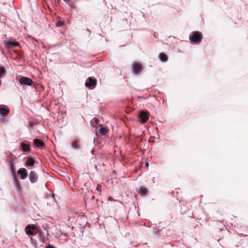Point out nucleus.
Here are the masks:
<instances>
[{"label": "nucleus", "instance_id": "nucleus-14", "mask_svg": "<svg viewBox=\"0 0 248 248\" xmlns=\"http://www.w3.org/2000/svg\"><path fill=\"white\" fill-rule=\"evenodd\" d=\"M158 57L160 61L163 62H166L168 61V56L164 53H160Z\"/></svg>", "mask_w": 248, "mask_h": 248}, {"label": "nucleus", "instance_id": "nucleus-6", "mask_svg": "<svg viewBox=\"0 0 248 248\" xmlns=\"http://www.w3.org/2000/svg\"><path fill=\"white\" fill-rule=\"evenodd\" d=\"M9 109L4 105H0V115L2 116H5L9 113Z\"/></svg>", "mask_w": 248, "mask_h": 248}, {"label": "nucleus", "instance_id": "nucleus-18", "mask_svg": "<svg viewBox=\"0 0 248 248\" xmlns=\"http://www.w3.org/2000/svg\"><path fill=\"white\" fill-rule=\"evenodd\" d=\"M10 169H11V172L13 173V177H14V176L16 175V174L15 173L16 169H15V166L14 165V163L12 162H10Z\"/></svg>", "mask_w": 248, "mask_h": 248}, {"label": "nucleus", "instance_id": "nucleus-9", "mask_svg": "<svg viewBox=\"0 0 248 248\" xmlns=\"http://www.w3.org/2000/svg\"><path fill=\"white\" fill-rule=\"evenodd\" d=\"M33 143L39 148H43L45 146L44 142L41 140L36 139L33 140Z\"/></svg>", "mask_w": 248, "mask_h": 248}, {"label": "nucleus", "instance_id": "nucleus-30", "mask_svg": "<svg viewBox=\"0 0 248 248\" xmlns=\"http://www.w3.org/2000/svg\"><path fill=\"white\" fill-rule=\"evenodd\" d=\"M146 165L147 166H148L149 165L148 162H147V163H146Z\"/></svg>", "mask_w": 248, "mask_h": 248}, {"label": "nucleus", "instance_id": "nucleus-27", "mask_svg": "<svg viewBox=\"0 0 248 248\" xmlns=\"http://www.w3.org/2000/svg\"><path fill=\"white\" fill-rule=\"evenodd\" d=\"M31 241L32 242V244L36 243V241L35 242H34V241H33V240L32 238H31Z\"/></svg>", "mask_w": 248, "mask_h": 248}, {"label": "nucleus", "instance_id": "nucleus-16", "mask_svg": "<svg viewBox=\"0 0 248 248\" xmlns=\"http://www.w3.org/2000/svg\"><path fill=\"white\" fill-rule=\"evenodd\" d=\"M147 192L148 189L145 187H141L140 189V193L142 196L146 195L147 193Z\"/></svg>", "mask_w": 248, "mask_h": 248}, {"label": "nucleus", "instance_id": "nucleus-3", "mask_svg": "<svg viewBox=\"0 0 248 248\" xmlns=\"http://www.w3.org/2000/svg\"><path fill=\"white\" fill-rule=\"evenodd\" d=\"M149 113L148 111H141L139 114L140 122L141 123H145L148 120Z\"/></svg>", "mask_w": 248, "mask_h": 248}, {"label": "nucleus", "instance_id": "nucleus-26", "mask_svg": "<svg viewBox=\"0 0 248 248\" xmlns=\"http://www.w3.org/2000/svg\"><path fill=\"white\" fill-rule=\"evenodd\" d=\"M9 163L10 164V162L13 163V160L12 158H10L9 160Z\"/></svg>", "mask_w": 248, "mask_h": 248}, {"label": "nucleus", "instance_id": "nucleus-21", "mask_svg": "<svg viewBox=\"0 0 248 248\" xmlns=\"http://www.w3.org/2000/svg\"><path fill=\"white\" fill-rule=\"evenodd\" d=\"M64 24V22L63 21H60L59 22H58L57 23H56V25L57 27H60V26H62Z\"/></svg>", "mask_w": 248, "mask_h": 248}, {"label": "nucleus", "instance_id": "nucleus-25", "mask_svg": "<svg viewBox=\"0 0 248 248\" xmlns=\"http://www.w3.org/2000/svg\"><path fill=\"white\" fill-rule=\"evenodd\" d=\"M68 5H69V6H70L72 9H74V7L72 5H71V4H68Z\"/></svg>", "mask_w": 248, "mask_h": 248}, {"label": "nucleus", "instance_id": "nucleus-20", "mask_svg": "<svg viewBox=\"0 0 248 248\" xmlns=\"http://www.w3.org/2000/svg\"><path fill=\"white\" fill-rule=\"evenodd\" d=\"M72 147L74 149H78V143L76 140L73 141L71 143Z\"/></svg>", "mask_w": 248, "mask_h": 248}, {"label": "nucleus", "instance_id": "nucleus-11", "mask_svg": "<svg viewBox=\"0 0 248 248\" xmlns=\"http://www.w3.org/2000/svg\"><path fill=\"white\" fill-rule=\"evenodd\" d=\"M6 45L9 47H14L18 46L19 44L17 42L9 40L6 42Z\"/></svg>", "mask_w": 248, "mask_h": 248}, {"label": "nucleus", "instance_id": "nucleus-15", "mask_svg": "<svg viewBox=\"0 0 248 248\" xmlns=\"http://www.w3.org/2000/svg\"><path fill=\"white\" fill-rule=\"evenodd\" d=\"M35 160L32 157H29L26 162V164L29 166H33L34 164Z\"/></svg>", "mask_w": 248, "mask_h": 248}, {"label": "nucleus", "instance_id": "nucleus-32", "mask_svg": "<svg viewBox=\"0 0 248 248\" xmlns=\"http://www.w3.org/2000/svg\"><path fill=\"white\" fill-rule=\"evenodd\" d=\"M108 199H109V200H111V198H110V197H109Z\"/></svg>", "mask_w": 248, "mask_h": 248}, {"label": "nucleus", "instance_id": "nucleus-28", "mask_svg": "<svg viewBox=\"0 0 248 248\" xmlns=\"http://www.w3.org/2000/svg\"><path fill=\"white\" fill-rule=\"evenodd\" d=\"M93 152H94V149H93L92 151H91V153L92 154H93Z\"/></svg>", "mask_w": 248, "mask_h": 248}, {"label": "nucleus", "instance_id": "nucleus-24", "mask_svg": "<svg viewBox=\"0 0 248 248\" xmlns=\"http://www.w3.org/2000/svg\"><path fill=\"white\" fill-rule=\"evenodd\" d=\"M41 240L43 242H45V237L43 236L41 237Z\"/></svg>", "mask_w": 248, "mask_h": 248}, {"label": "nucleus", "instance_id": "nucleus-29", "mask_svg": "<svg viewBox=\"0 0 248 248\" xmlns=\"http://www.w3.org/2000/svg\"><path fill=\"white\" fill-rule=\"evenodd\" d=\"M64 1L67 2L69 1V0H63Z\"/></svg>", "mask_w": 248, "mask_h": 248}, {"label": "nucleus", "instance_id": "nucleus-10", "mask_svg": "<svg viewBox=\"0 0 248 248\" xmlns=\"http://www.w3.org/2000/svg\"><path fill=\"white\" fill-rule=\"evenodd\" d=\"M34 228L35 227L33 225H27L25 229L26 233L28 235H33V232L32 230L34 229Z\"/></svg>", "mask_w": 248, "mask_h": 248}, {"label": "nucleus", "instance_id": "nucleus-7", "mask_svg": "<svg viewBox=\"0 0 248 248\" xmlns=\"http://www.w3.org/2000/svg\"><path fill=\"white\" fill-rule=\"evenodd\" d=\"M17 173L20 175V178L22 180L25 179L28 176L27 171L25 168L19 169L17 170Z\"/></svg>", "mask_w": 248, "mask_h": 248}, {"label": "nucleus", "instance_id": "nucleus-13", "mask_svg": "<svg viewBox=\"0 0 248 248\" xmlns=\"http://www.w3.org/2000/svg\"><path fill=\"white\" fill-rule=\"evenodd\" d=\"M21 146L24 152H28L31 150V147L30 144H27L25 143H21Z\"/></svg>", "mask_w": 248, "mask_h": 248}, {"label": "nucleus", "instance_id": "nucleus-4", "mask_svg": "<svg viewBox=\"0 0 248 248\" xmlns=\"http://www.w3.org/2000/svg\"><path fill=\"white\" fill-rule=\"evenodd\" d=\"M19 82L21 85H32L33 82L32 80L29 78L26 77H22L19 80Z\"/></svg>", "mask_w": 248, "mask_h": 248}, {"label": "nucleus", "instance_id": "nucleus-5", "mask_svg": "<svg viewBox=\"0 0 248 248\" xmlns=\"http://www.w3.org/2000/svg\"><path fill=\"white\" fill-rule=\"evenodd\" d=\"M38 174L34 171H31L29 174V179L31 183H35L38 180Z\"/></svg>", "mask_w": 248, "mask_h": 248}, {"label": "nucleus", "instance_id": "nucleus-31", "mask_svg": "<svg viewBox=\"0 0 248 248\" xmlns=\"http://www.w3.org/2000/svg\"><path fill=\"white\" fill-rule=\"evenodd\" d=\"M108 199H109V200H111V198H110V197H109Z\"/></svg>", "mask_w": 248, "mask_h": 248}, {"label": "nucleus", "instance_id": "nucleus-19", "mask_svg": "<svg viewBox=\"0 0 248 248\" xmlns=\"http://www.w3.org/2000/svg\"><path fill=\"white\" fill-rule=\"evenodd\" d=\"M99 133L102 135H105L107 133V130L104 127H101L99 129Z\"/></svg>", "mask_w": 248, "mask_h": 248}, {"label": "nucleus", "instance_id": "nucleus-1", "mask_svg": "<svg viewBox=\"0 0 248 248\" xmlns=\"http://www.w3.org/2000/svg\"><path fill=\"white\" fill-rule=\"evenodd\" d=\"M201 34L197 31L194 32L193 34L190 36V39L191 42L195 44H198L202 40Z\"/></svg>", "mask_w": 248, "mask_h": 248}, {"label": "nucleus", "instance_id": "nucleus-12", "mask_svg": "<svg viewBox=\"0 0 248 248\" xmlns=\"http://www.w3.org/2000/svg\"><path fill=\"white\" fill-rule=\"evenodd\" d=\"M14 177V184H15V186H16V188L17 189V190L18 191H19L20 190H21V186H20V182L16 175H15L14 177Z\"/></svg>", "mask_w": 248, "mask_h": 248}, {"label": "nucleus", "instance_id": "nucleus-17", "mask_svg": "<svg viewBox=\"0 0 248 248\" xmlns=\"http://www.w3.org/2000/svg\"><path fill=\"white\" fill-rule=\"evenodd\" d=\"M6 73V69L4 67H0V78H2Z\"/></svg>", "mask_w": 248, "mask_h": 248}, {"label": "nucleus", "instance_id": "nucleus-23", "mask_svg": "<svg viewBox=\"0 0 248 248\" xmlns=\"http://www.w3.org/2000/svg\"><path fill=\"white\" fill-rule=\"evenodd\" d=\"M101 188V186L99 185H97V187H96V189L98 190V191H100V189Z\"/></svg>", "mask_w": 248, "mask_h": 248}, {"label": "nucleus", "instance_id": "nucleus-8", "mask_svg": "<svg viewBox=\"0 0 248 248\" xmlns=\"http://www.w3.org/2000/svg\"><path fill=\"white\" fill-rule=\"evenodd\" d=\"M142 70L141 65L138 63H135L133 68V72L135 74H139Z\"/></svg>", "mask_w": 248, "mask_h": 248}, {"label": "nucleus", "instance_id": "nucleus-22", "mask_svg": "<svg viewBox=\"0 0 248 248\" xmlns=\"http://www.w3.org/2000/svg\"><path fill=\"white\" fill-rule=\"evenodd\" d=\"M45 248H55L54 246L48 244L47 246H46Z\"/></svg>", "mask_w": 248, "mask_h": 248}, {"label": "nucleus", "instance_id": "nucleus-2", "mask_svg": "<svg viewBox=\"0 0 248 248\" xmlns=\"http://www.w3.org/2000/svg\"><path fill=\"white\" fill-rule=\"evenodd\" d=\"M96 85V80L94 78L92 77H89L86 80L85 83V86L89 89L94 88Z\"/></svg>", "mask_w": 248, "mask_h": 248}]
</instances>
